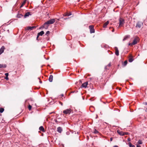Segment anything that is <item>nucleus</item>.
Returning a JSON list of instances; mask_svg holds the SVG:
<instances>
[{
  "label": "nucleus",
  "instance_id": "49",
  "mask_svg": "<svg viewBox=\"0 0 147 147\" xmlns=\"http://www.w3.org/2000/svg\"><path fill=\"white\" fill-rule=\"evenodd\" d=\"M98 117L97 115L96 116V118Z\"/></svg>",
  "mask_w": 147,
  "mask_h": 147
},
{
  "label": "nucleus",
  "instance_id": "10",
  "mask_svg": "<svg viewBox=\"0 0 147 147\" xmlns=\"http://www.w3.org/2000/svg\"><path fill=\"white\" fill-rule=\"evenodd\" d=\"M5 48L4 47H2L0 49V55L3 52Z\"/></svg>",
  "mask_w": 147,
  "mask_h": 147
},
{
  "label": "nucleus",
  "instance_id": "19",
  "mask_svg": "<svg viewBox=\"0 0 147 147\" xmlns=\"http://www.w3.org/2000/svg\"><path fill=\"white\" fill-rule=\"evenodd\" d=\"M111 66V63H109V64L105 67V69H109L108 67H110Z\"/></svg>",
  "mask_w": 147,
  "mask_h": 147
},
{
  "label": "nucleus",
  "instance_id": "48",
  "mask_svg": "<svg viewBox=\"0 0 147 147\" xmlns=\"http://www.w3.org/2000/svg\"><path fill=\"white\" fill-rule=\"evenodd\" d=\"M102 102L104 103V104H105V103L104 102Z\"/></svg>",
  "mask_w": 147,
  "mask_h": 147
},
{
  "label": "nucleus",
  "instance_id": "17",
  "mask_svg": "<svg viewBox=\"0 0 147 147\" xmlns=\"http://www.w3.org/2000/svg\"><path fill=\"white\" fill-rule=\"evenodd\" d=\"M30 15H31V14H30V12H27L25 14L24 17L26 18L28 16Z\"/></svg>",
  "mask_w": 147,
  "mask_h": 147
},
{
  "label": "nucleus",
  "instance_id": "39",
  "mask_svg": "<svg viewBox=\"0 0 147 147\" xmlns=\"http://www.w3.org/2000/svg\"><path fill=\"white\" fill-rule=\"evenodd\" d=\"M113 138H111L110 139V140L111 141H112L113 140Z\"/></svg>",
  "mask_w": 147,
  "mask_h": 147
},
{
  "label": "nucleus",
  "instance_id": "13",
  "mask_svg": "<svg viewBox=\"0 0 147 147\" xmlns=\"http://www.w3.org/2000/svg\"><path fill=\"white\" fill-rule=\"evenodd\" d=\"M109 23V21H107L104 24L103 26V27L104 28L106 27L107 26Z\"/></svg>",
  "mask_w": 147,
  "mask_h": 147
},
{
  "label": "nucleus",
  "instance_id": "35",
  "mask_svg": "<svg viewBox=\"0 0 147 147\" xmlns=\"http://www.w3.org/2000/svg\"><path fill=\"white\" fill-rule=\"evenodd\" d=\"M5 79L6 80H8L9 79L8 78V76H6V77L5 78Z\"/></svg>",
  "mask_w": 147,
  "mask_h": 147
},
{
  "label": "nucleus",
  "instance_id": "9",
  "mask_svg": "<svg viewBox=\"0 0 147 147\" xmlns=\"http://www.w3.org/2000/svg\"><path fill=\"white\" fill-rule=\"evenodd\" d=\"M49 26V24L47 23V22H46L43 25V27L45 29H47Z\"/></svg>",
  "mask_w": 147,
  "mask_h": 147
},
{
  "label": "nucleus",
  "instance_id": "46",
  "mask_svg": "<svg viewBox=\"0 0 147 147\" xmlns=\"http://www.w3.org/2000/svg\"><path fill=\"white\" fill-rule=\"evenodd\" d=\"M23 4H22V5L21 6V7H22V6H23Z\"/></svg>",
  "mask_w": 147,
  "mask_h": 147
},
{
  "label": "nucleus",
  "instance_id": "32",
  "mask_svg": "<svg viewBox=\"0 0 147 147\" xmlns=\"http://www.w3.org/2000/svg\"><path fill=\"white\" fill-rule=\"evenodd\" d=\"M143 104L145 105H147V102H144L143 103Z\"/></svg>",
  "mask_w": 147,
  "mask_h": 147
},
{
  "label": "nucleus",
  "instance_id": "14",
  "mask_svg": "<svg viewBox=\"0 0 147 147\" xmlns=\"http://www.w3.org/2000/svg\"><path fill=\"white\" fill-rule=\"evenodd\" d=\"M57 131L60 133H61L62 131V128L61 127H59L57 128Z\"/></svg>",
  "mask_w": 147,
  "mask_h": 147
},
{
  "label": "nucleus",
  "instance_id": "11",
  "mask_svg": "<svg viewBox=\"0 0 147 147\" xmlns=\"http://www.w3.org/2000/svg\"><path fill=\"white\" fill-rule=\"evenodd\" d=\"M117 132L119 134L123 136L125 135V133L124 132H123L122 131L117 130Z\"/></svg>",
  "mask_w": 147,
  "mask_h": 147
},
{
  "label": "nucleus",
  "instance_id": "31",
  "mask_svg": "<svg viewBox=\"0 0 147 147\" xmlns=\"http://www.w3.org/2000/svg\"><path fill=\"white\" fill-rule=\"evenodd\" d=\"M98 133V131H97L96 129H95L94 131V133L95 134H97Z\"/></svg>",
  "mask_w": 147,
  "mask_h": 147
},
{
  "label": "nucleus",
  "instance_id": "38",
  "mask_svg": "<svg viewBox=\"0 0 147 147\" xmlns=\"http://www.w3.org/2000/svg\"><path fill=\"white\" fill-rule=\"evenodd\" d=\"M59 104L61 105L62 106L63 105V103L62 102H60Z\"/></svg>",
  "mask_w": 147,
  "mask_h": 147
},
{
  "label": "nucleus",
  "instance_id": "12",
  "mask_svg": "<svg viewBox=\"0 0 147 147\" xmlns=\"http://www.w3.org/2000/svg\"><path fill=\"white\" fill-rule=\"evenodd\" d=\"M39 129L43 132H45V129L42 126H40L39 128Z\"/></svg>",
  "mask_w": 147,
  "mask_h": 147
},
{
  "label": "nucleus",
  "instance_id": "15",
  "mask_svg": "<svg viewBox=\"0 0 147 147\" xmlns=\"http://www.w3.org/2000/svg\"><path fill=\"white\" fill-rule=\"evenodd\" d=\"M115 55L117 56H118L119 55V51L118 50L117 48L116 47H115Z\"/></svg>",
  "mask_w": 147,
  "mask_h": 147
},
{
  "label": "nucleus",
  "instance_id": "6",
  "mask_svg": "<svg viewBox=\"0 0 147 147\" xmlns=\"http://www.w3.org/2000/svg\"><path fill=\"white\" fill-rule=\"evenodd\" d=\"M36 28V27L35 26H28L26 28V30H32L33 29L35 28Z\"/></svg>",
  "mask_w": 147,
  "mask_h": 147
},
{
  "label": "nucleus",
  "instance_id": "8",
  "mask_svg": "<svg viewBox=\"0 0 147 147\" xmlns=\"http://www.w3.org/2000/svg\"><path fill=\"white\" fill-rule=\"evenodd\" d=\"M88 84V82H85L83 83V84H82V85L81 86V88H86L87 87V85Z\"/></svg>",
  "mask_w": 147,
  "mask_h": 147
},
{
  "label": "nucleus",
  "instance_id": "37",
  "mask_svg": "<svg viewBox=\"0 0 147 147\" xmlns=\"http://www.w3.org/2000/svg\"><path fill=\"white\" fill-rule=\"evenodd\" d=\"M39 36H38V34L37 37H36V39L38 40V38Z\"/></svg>",
  "mask_w": 147,
  "mask_h": 147
},
{
  "label": "nucleus",
  "instance_id": "22",
  "mask_svg": "<svg viewBox=\"0 0 147 147\" xmlns=\"http://www.w3.org/2000/svg\"><path fill=\"white\" fill-rule=\"evenodd\" d=\"M142 144V141L140 140H139L137 142V144L139 145V144Z\"/></svg>",
  "mask_w": 147,
  "mask_h": 147
},
{
  "label": "nucleus",
  "instance_id": "16",
  "mask_svg": "<svg viewBox=\"0 0 147 147\" xmlns=\"http://www.w3.org/2000/svg\"><path fill=\"white\" fill-rule=\"evenodd\" d=\"M53 76L52 75H50L49 76V80L50 82H52L53 81Z\"/></svg>",
  "mask_w": 147,
  "mask_h": 147
},
{
  "label": "nucleus",
  "instance_id": "34",
  "mask_svg": "<svg viewBox=\"0 0 147 147\" xmlns=\"http://www.w3.org/2000/svg\"><path fill=\"white\" fill-rule=\"evenodd\" d=\"M136 147H141V146L139 144H136Z\"/></svg>",
  "mask_w": 147,
  "mask_h": 147
},
{
  "label": "nucleus",
  "instance_id": "21",
  "mask_svg": "<svg viewBox=\"0 0 147 147\" xmlns=\"http://www.w3.org/2000/svg\"><path fill=\"white\" fill-rule=\"evenodd\" d=\"M44 33V32L43 31H41L38 33V36H42Z\"/></svg>",
  "mask_w": 147,
  "mask_h": 147
},
{
  "label": "nucleus",
  "instance_id": "29",
  "mask_svg": "<svg viewBox=\"0 0 147 147\" xmlns=\"http://www.w3.org/2000/svg\"><path fill=\"white\" fill-rule=\"evenodd\" d=\"M50 32L49 31H47L45 34V35H48L49 34Z\"/></svg>",
  "mask_w": 147,
  "mask_h": 147
},
{
  "label": "nucleus",
  "instance_id": "42",
  "mask_svg": "<svg viewBox=\"0 0 147 147\" xmlns=\"http://www.w3.org/2000/svg\"><path fill=\"white\" fill-rule=\"evenodd\" d=\"M113 147H118V146H114Z\"/></svg>",
  "mask_w": 147,
  "mask_h": 147
},
{
  "label": "nucleus",
  "instance_id": "3",
  "mask_svg": "<svg viewBox=\"0 0 147 147\" xmlns=\"http://www.w3.org/2000/svg\"><path fill=\"white\" fill-rule=\"evenodd\" d=\"M72 111V110L70 109H67L64 110L63 111V113L65 114L69 115Z\"/></svg>",
  "mask_w": 147,
  "mask_h": 147
},
{
  "label": "nucleus",
  "instance_id": "1",
  "mask_svg": "<svg viewBox=\"0 0 147 147\" xmlns=\"http://www.w3.org/2000/svg\"><path fill=\"white\" fill-rule=\"evenodd\" d=\"M55 19H56L57 20L56 21V22H58L59 20V19H51L49 20L48 21H47V23H48V24H52L54 23L55 21Z\"/></svg>",
  "mask_w": 147,
  "mask_h": 147
},
{
  "label": "nucleus",
  "instance_id": "28",
  "mask_svg": "<svg viewBox=\"0 0 147 147\" xmlns=\"http://www.w3.org/2000/svg\"><path fill=\"white\" fill-rule=\"evenodd\" d=\"M109 29H112V30H111L112 32H114V29L113 27H110Z\"/></svg>",
  "mask_w": 147,
  "mask_h": 147
},
{
  "label": "nucleus",
  "instance_id": "23",
  "mask_svg": "<svg viewBox=\"0 0 147 147\" xmlns=\"http://www.w3.org/2000/svg\"><path fill=\"white\" fill-rule=\"evenodd\" d=\"M133 60H134V59L132 57L131 58H129V59H128V61L129 62H131L133 61Z\"/></svg>",
  "mask_w": 147,
  "mask_h": 147
},
{
  "label": "nucleus",
  "instance_id": "40",
  "mask_svg": "<svg viewBox=\"0 0 147 147\" xmlns=\"http://www.w3.org/2000/svg\"><path fill=\"white\" fill-rule=\"evenodd\" d=\"M124 133H125V135H127L128 134V133L127 132H124Z\"/></svg>",
  "mask_w": 147,
  "mask_h": 147
},
{
  "label": "nucleus",
  "instance_id": "33",
  "mask_svg": "<svg viewBox=\"0 0 147 147\" xmlns=\"http://www.w3.org/2000/svg\"><path fill=\"white\" fill-rule=\"evenodd\" d=\"M5 75L6 76H8V73H6L5 74Z\"/></svg>",
  "mask_w": 147,
  "mask_h": 147
},
{
  "label": "nucleus",
  "instance_id": "44",
  "mask_svg": "<svg viewBox=\"0 0 147 147\" xmlns=\"http://www.w3.org/2000/svg\"><path fill=\"white\" fill-rule=\"evenodd\" d=\"M40 83H42V82L40 80Z\"/></svg>",
  "mask_w": 147,
  "mask_h": 147
},
{
  "label": "nucleus",
  "instance_id": "4",
  "mask_svg": "<svg viewBox=\"0 0 147 147\" xmlns=\"http://www.w3.org/2000/svg\"><path fill=\"white\" fill-rule=\"evenodd\" d=\"M143 26V23L141 22H138L137 23L136 27L140 28Z\"/></svg>",
  "mask_w": 147,
  "mask_h": 147
},
{
  "label": "nucleus",
  "instance_id": "43",
  "mask_svg": "<svg viewBox=\"0 0 147 147\" xmlns=\"http://www.w3.org/2000/svg\"><path fill=\"white\" fill-rule=\"evenodd\" d=\"M145 111L146 112H147V108H146V109H145Z\"/></svg>",
  "mask_w": 147,
  "mask_h": 147
},
{
  "label": "nucleus",
  "instance_id": "18",
  "mask_svg": "<svg viewBox=\"0 0 147 147\" xmlns=\"http://www.w3.org/2000/svg\"><path fill=\"white\" fill-rule=\"evenodd\" d=\"M7 66V65L5 64H0V68H5Z\"/></svg>",
  "mask_w": 147,
  "mask_h": 147
},
{
  "label": "nucleus",
  "instance_id": "47",
  "mask_svg": "<svg viewBox=\"0 0 147 147\" xmlns=\"http://www.w3.org/2000/svg\"><path fill=\"white\" fill-rule=\"evenodd\" d=\"M63 96V94H62V95H61V96Z\"/></svg>",
  "mask_w": 147,
  "mask_h": 147
},
{
  "label": "nucleus",
  "instance_id": "24",
  "mask_svg": "<svg viewBox=\"0 0 147 147\" xmlns=\"http://www.w3.org/2000/svg\"><path fill=\"white\" fill-rule=\"evenodd\" d=\"M129 144L130 147H135L134 145L131 144L130 142L129 143Z\"/></svg>",
  "mask_w": 147,
  "mask_h": 147
},
{
  "label": "nucleus",
  "instance_id": "25",
  "mask_svg": "<svg viewBox=\"0 0 147 147\" xmlns=\"http://www.w3.org/2000/svg\"><path fill=\"white\" fill-rule=\"evenodd\" d=\"M4 109L3 108H0V113H2L4 111Z\"/></svg>",
  "mask_w": 147,
  "mask_h": 147
},
{
  "label": "nucleus",
  "instance_id": "27",
  "mask_svg": "<svg viewBox=\"0 0 147 147\" xmlns=\"http://www.w3.org/2000/svg\"><path fill=\"white\" fill-rule=\"evenodd\" d=\"M32 106L31 105H29L28 106V109L29 110H30L31 109V108H32Z\"/></svg>",
  "mask_w": 147,
  "mask_h": 147
},
{
  "label": "nucleus",
  "instance_id": "7",
  "mask_svg": "<svg viewBox=\"0 0 147 147\" xmlns=\"http://www.w3.org/2000/svg\"><path fill=\"white\" fill-rule=\"evenodd\" d=\"M138 39L137 38H135L133 40V42L131 43V45H134L137 44L138 42Z\"/></svg>",
  "mask_w": 147,
  "mask_h": 147
},
{
  "label": "nucleus",
  "instance_id": "20",
  "mask_svg": "<svg viewBox=\"0 0 147 147\" xmlns=\"http://www.w3.org/2000/svg\"><path fill=\"white\" fill-rule=\"evenodd\" d=\"M130 37L129 35H127L125 36L123 39V41H124L126 40L128 38H129Z\"/></svg>",
  "mask_w": 147,
  "mask_h": 147
},
{
  "label": "nucleus",
  "instance_id": "36",
  "mask_svg": "<svg viewBox=\"0 0 147 147\" xmlns=\"http://www.w3.org/2000/svg\"><path fill=\"white\" fill-rule=\"evenodd\" d=\"M39 36H38V34L37 37H36V39L38 40V38Z\"/></svg>",
  "mask_w": 147,
  "mask_h": 147
},
{
  "label": "nucleus",
  "instance_id": "2",
  "mask_svg": "<svg viewBox=\"0 0 147 147\" xmlns=\"http://www.w3.org/2000/svg\"><path fill=\"white\" fill-rule=\"evenodd\" d=\"M119 26H123L125 23V20L122 18H120L119 19Z\"/></svg>",
  "mask_w": 147,
  "mask_h": 147
},
{
  "label": "nucleus",
  "instance_id": "5",
  "mask_svg": "<svg viewBox=\"0 0 147 147\" xmlns=\"http://www.w3.org/2000/svg\"><path fill=\"white\" fill-rule=\"evenodd\" d=\"M89 28L90 30V32L91 33H94L95 32L94 29V26L93 25H90L89 26Z\"/></svg>",
  "mask_w": 147,
  "mask_h": 147
},
{
  "label": "nucleus",
  "instance_id": "30",
  "mask_svg": "<svg viewBox=\"0 0 147 147\" xmlns=\"http://www.w3.org/2000/svg\"><path fill=\"white\" fill-rule=\"evenodd\" d=\"M71 15V14H69V13H67L64 16H69Z\"/></svg>",
  "mask_w": 147,
  "mask_h": 147
},
{
  "label": "nucleus",
  "instance_id": "41",
  "mask_svg": "<svg viewBox=\"0 0 147 147\" xmlns=\"http://www.w3.org/2000/svg\"><path fill=\"white\" fill-rule=\"evenodd\" d=\"M127 140L128 141H130V138H128V139H127Z\"/></svg>",
  "mask_w": 147,
  "mask_h": 147
},
{
  "label": "nucleus",
  "instance_id": "45",
  "mask_svg": "<svg viewBox=\"0 0 147 147\" xmlns=\"http://www.w3.org/2000/svg\"><path fill=\"white\" fill-rule=\"evenodd\" d=\"M131 45V43H129V45Z\"/></svg>",
  "mask_w": 147,
  "mask_h": 147
},
{
  "label": "nucleus",
  "instance_id": "26",
  "mask_svg": "<svg viewBox=\"0 0 147 147\" xmlns=\"http://www.w3.org/2000/svg\"><path fill=\"white\" fill-rule=\"evenodd\" d=\"M127 60L125 61L124 62V63H123V66H126V65H127Z\"/></svg>",
  "mask_w": 147,
  "mask_h": 147
}]
</instances>
